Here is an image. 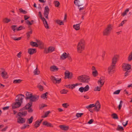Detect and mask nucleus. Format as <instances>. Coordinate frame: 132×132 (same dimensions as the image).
<instances>
[{"mask_svg": "<svg viewBox=\"0 0 132 132\" xmlns=\"http://www.w3.org/2000/svg\"><path fill=\"white\" fill-rule=\"evenodd\" d=\"M29 126V125H27L26 124H24V125L23 126H22L21 127V129L22 130L24 129H25V128H26V127H27Z\"/></svg>", "mask_w": 132, "mask_h": 132, "instance_id": "nucleus-50", "label": "nucleus"}, {"mask_svg": "<svg viewBox=\"0 0 132 132\" xmlns=\"http://www.w3.org/2000/svg\"><path fill=\"white\" fill-rule=\"evenodd\" d=\"M32 102L31 101H30L29 103L27 104L25 106L26 109H27L30 108L32 105Z\"/></svg>", "mask_w": 132, "mask_h": 132, "instance_id": "nucleus-22", "label": "nucleus"}, {"mask_svg": "<svg viewBox=\"0 0 132 132\" xmlns=\"http://www.w3.org/2000/svg\"><path fill=\"white\" fill-rule=\"evenodd\" d=\"M26 22L28 25H31L32 24L29 20H27Z\"/></svg>", "mask_w": 132, "mask_h": 132, "instance_id": "nucleus-52", "label": "nucleus"}, {"mask_svg": "<svg viewBox=\"0 0 132 132\" xmlns=\"http://www.w3.org/2000/svg\"><path fill=\"white\" fill-rule=\"evenodd\" d=\"M27 98H30V101H31L32 102H35L36 101L38 100L39 98V96L38 95H33L30 96L29 97Z\"/></svg>", "mask_w": 132, "mask_h": 132, "instance_id": "nucleus-7", "label": "nucleus"}, {"mask_svg": "<svg viewBox=\"0 0 132 132\" xmlns=\"http://www.w3.org/2000/svg\"><path fill=\"white\" fill-rule=\"evenodd\" d=\"M78 0H75V1H74V4L76 5H77L78 6V7H79L80 6H81V5H82V4H81V3H80V5H78V3L77 2H77L78 1ZM80 1H79V2ZM79 2L80 3V2Z\"/></svg>", "mask_w": 132, "mask_h": 132, "instance_id": "nucleus-46", "label": "nucleus"}, {"mask_svg": "<svg viewBox=\"0 0 132 132\" xmlns=\"http://www.w3.org/2000/svg\"><path fill=\"white\" fill-rule=\"evenodd\" d=\"M37 42L38 43V45H43V43L41 42L40 40H37Z\"/></svg>", "mask_w": 132, "mask_h": 132, "instance_id": "nucleus-53", "label": "nucleus"}, {"mask_svg": "<svg viewBox=\"0 0 132 132\" xmlns=\"http://www.w3.org/2000/svg\"><path fill=\"white\" fill-rule=\"evenodd\" d=\"M24 19L25 20H27L30 18V17L26 15H25L24 16Z\"/></svg>", "mask_w": 132, "mask_h": 132, "instance_id": "nucleus-64", "label": "nucleus"}, {"mask_svg": "<svg viewBox=\"0 0 132 132\" xmlns=\"http://www.w3.org/2000/svg\"><path fill=\"white\" fill-rule=\"evenodd\" d=\"M48 49L50 53H52L54 51L55 48L53 47L50 46L48 47Z\"/></svg>", "mask_w": 132, "mask_h": 132, "instance_id": "nucleus-32", "label": "nucleus"}, {"mask_svg": "<svg viewBox=\"0 0 132 132\" xmlns=\"http://www.w3.org/2000/svg\"><path fill=\"white\" fill-rule=\"evenodd\" d=\"M96 105H95L94 104H90L88 105H87L86 106V108L87 109H89L91 108H93Z\"/></svg>", "mask_w": 132, "mask_h": 132, "instance_id": "nucleus-33", "label": "nucleus"}, {"mask_svg": "<svg viewBox=\"0 0 132 132\" xmlns=\"http://www.w3.org/2000/svg\"><path fill=\"white\" fill-rule=\"evenodd\" d=\"M33 116H32L29 119H28L27 122L28 123H28L29 124H30L33 121Z\"/></svg>", "mask_w": 132, "mask_h": 132, "instance_id": "nucleus-24", "label": "nucleus"}, {"mask_svg": "<svg viewBox=\"0 0 132 132\" xmlns=\"http://www.w3.org/2000/svg\"><path fill=\"white\" fill-rule=\"evenodd\" d=\"M44 25L46 29H49V27L47 23H46V24H45Z\"/></svg>", "mask_w": 132, "mask_h": 132, "instance_id": "nucleus-63", "label": "nucleus"}, {"mask_svg": "<svg viewBox=\"0 0 132 132\" xmlns=\"http://www.w3.org/2000/svg\"><path fill=\"white\" fill-rule=\"evenodd\" d=\"M68 91L65 89H63L60 91V93L62 94H65L67 93Z\"/></svg>", "mask_w": 132, "mask_h": 132, "instance_id": "nucleus-41", "label": "nucleus"}, {"mask_svg": "<svg viewBox=\"0 0 132 132\" xmlns=\"http://www.w3.org/2000/svg\"><path fill=\"white\" fill-rule=\"evenodd\" d=\"M36 52V49L35 48H30L28 50V52L30 55L33 54Z\"/></svg>", "mask_w": 132, "mask_h": 132, "instance_id": "nucleus-11", "label": "nucleus"}, {"mask_svg": "<svg viewBox=\"0 0 132 132\" xmlns=\"http://www.w3.org/2000/svg\"><path fill=\"white\" fill-rule=\"evenodd\" d=\"M30 45L32 46L38 47V44L36 42L32 41L30 42Z\"/></svg>", "mask_w": 132, "mask_h": 132, "instance_id": "nucleus-25", "label": "nucleus"}, {"mask_svg": "<svg viewBox=\"0 0 132 132\" xmlns=\"http://www.w3.org/2000/svg\"><path fill=\"white\" fill-rule=\"evenodd\" d=\"M83 88H84V92H86L89 90V87L88 85H87L85 87H83Z\"/></svg>", "mask_w": 132, "mask_h": 132, "instance_id": "nucleus-36", "label": "nucleus"}, {"mask_svg": "<svg viewBox=\"0 0 132 132\" xmlns=\"http://www.w3.org/2000/svg\"><path fill=\"white\" fill-rule=\"evenodd\" d=\"M122 68L124 71H128L131 68V66L129 64H127L124 66H123L122 67Z\"/></svg>", "mask_w": 132, "mask_h": 132, "instance_id": "nucleus-15", "label": "nucleus"}, {"mask_svg": "<svg viewBox=\"0 0 132 132\" xmlns=\"http://www.w3.org/2000/svg\"><path fill=\"white\" fill-rule=\"evenodd\" d=\"M38 88L40 91H42L43 90V87L41 85H40L38 86Z\"/></svg>", "mask_w": 132, "mask_h": 132, "instance_id": "nucleus-54", "label": "nucleus"}, {"mask_svg": "<svg viewBox=\"0 0 132 132\" xmlns=\"http://www.w3.org/2000/svg\"><path fill=\"white\" fill-rule=\"evenodd\" d=\"M112 118L114 119H118V118L117 115L115 113H114L111 115Z\"/></svg>", "mask_w": 132, "mask_h": 132, "instance_id": "nucleus-31", "label": "nucleus"}, {"mask_svg": "<svg viewBox=\"0 0 132 132\" xmlns=\"http://www.w3.org/2000/svg\"><path fill=\"white\" fill-rule=\"evenodd\" d=\"M16 27V25H13L11 26L12 29L14 31L15 30V28Z\"/></svg>", "mask_w": 132, "mask_h": 132, "instance_id": "nucleus-57", "label": "nucleus"}, {"mask_svg": "<svg viewBox=\"0 0 132 132\" xmlns=\"http://www.w3.org/2000/svg\"><path fill=\"white\" fill-rule=\"evenodd\" d=\"M79 85L78 83H76L75 84H73L71 85V89H73V88L75 87V86H78Z\"/></svg>", "mask_w": 132, "mask_h": 132, "instance_id": "nucleus-45", "label": "nucleus"}, {"mask_svg": "<svg viewBox=\"0 0 132 132\" xmlns=\"http://www.w3.org/2000/svg\"><path fill=\"white\" fill-rule=\"evenodd\" d=\"M92 74L94 77H95L97 76L98 73L96 70H95V71H93Z\"/></svg>", "mask_w": 132, "mask_h": 132, "instance_id": "nucleus-35", "label": "nucleus"}, {"mask_svg": "<svg viewBox=\"0 0 132 132\" xmlns=\"http://www.w3.org/2000/svg\"><path fill=\"white\" fill-rule=\"evenodd\" d=\"M25 27L23 26H20L17 29V31H19L22 29H25Z\"/></svg>", "mask_w": 132, "mask_h": 132, "instance_id": "nucleus-49", "label": "nucleus"}, {"mask_svg": "<svg viewBox=\"0 0 132 132\" xmlns=\"http://www.w3.org/2000/svg\"><path fill=\"white\" fill-rule=\"evenodd\" d=\"M21 37H19L18 38H16L15 37L14 38H12L14 40H20L21 39Z\"/></svg>", "mask_w": 132, "mask_h": 132, "instance_id": "nucleus-59", "label": "nucleus"}, {"mask_svg": "<svg viewBox=\"0 0 132 132\" xmlns=\"http://www.w3.org/2000/svg\"><path fill=\"white\" fill-rule=\"evenodd\" d=\"M84 114L83 113H77L76 114V116L78 118L81 117L82 115Z\"/></svg>", "mask_w": 132, "mask_h": 132, "instance_id": "nucleus-48", "label": "nucleus"}, {"mask_svg": "<svg viewBox=\"0 0 132 132\" xmlns=\"http://www.w3.org/2000/svg\"><path fill=\"white\" fill-rule=\"evenodd\" d=\"M120 91V90H117L114 92L113 94H118L119 93Z\"/></svg>", "mask_w": 132, "mask_h": 132, "instance_id": "nucleus-51", "label": "nucleus"}, {"mask_svg": "<svg viewBox=\"0 0 132 132\" xmlns=\"http://www.w3.org/2000/svg\"><path fill=\"white\" fill-rule=\"evenodd\" d=\"M128 60L129 61H130L132 60V52L130 53V54L129 55L128 57Z\"/></svg>", "mask_w": 132, "mask_h": 132, "instance_id": "nucleus-44", "label": "nucleus"}, {"mask_svg": "<svg viewBox=\"0 0 132 132\" xmlns=\"http://www.w3.org/2000/svg\"><path fill=\"white\" fill-rule=\"evenodd\" d=\"M67 57V55L66 53H63L61 56L60 59L61 60H64Z\"/></svg>", "mask_w": 132, "mask_h": 132, "instance_id": "nucleus-19", "label": "nucleus"}, {"mask_svg": "<svg viewBox=\"0 0 132 132\" xmlns=\"http://www.w3.org/2000/svg\"><path fill=\"white\" fill-rule=\"evenodd\" d=\"M11 20L10 19H8L7 18H5L3 20V21L5 23H8L10 22Z\"/></svg>", "mask_w": 132, "mask_h": 132, "instance_id": "nucleus-40", "label": "nucleus"}, {"mask_svg": "<svg viewBox=\"0 0 132 132\" xmlns=\"http://www.w3.org/2000/svg\"><path fill=\"white\" fill-rule=\"evenodd\" d=\"M126 20H124L123 21L121 22V23L120 24L119 26H122L123 24L125 22H126Z\"/></svg>", "mask_w": 132, "mask_h": 132, "instance_id": "nucleus-61", "label": "nucleus"}, {"mask_svg": "<svg viewBox=\"0 0 132 132\" xmlns=\"http://www.w3.org/2000/svg\"><path fill=\"white\" fill-rule=\"evenodd\" d=\"M27 114V111H22V112H20L18 113V115L20 117L21 116V115L25 116Z\"/></svg>", "mask_w": 132, "mask_h": 132, "instance_id": "nucleus-21", "label": "nucleus"}, {"mask_svg": "<svg viewBox=\"0 0 132 132\" xmlns=\"http://www.w3.org/2000/svg\"><path fill=\"white\" fill-rule=\"evenodd\" d=\"M82 22V21L79 24L73 25V28L77 30H79L80 29V24H81Z\"/></svg>", "mask_w": 132, "mask_h": 132, "instance_id": "nucleus-20", "label": "nucleus"}, {"mask_svg": "<svg viewBox=\"0 0 132 132\" xmlns=\"http://www.w3.org/2000/svg\"><path fill=\"white\" fill-rule=\"evenodd\" d=\"M38 122L37 121H35V124L34 125V127L35 128H37L39 127L40 125H38Z\"/></svg>", "mask_w": 132, "mask_h": 132, "instance_id": "nucleus-38", "label": "nucleus"}, {"mask_svg": "<svg viewBox=\"0 0 132 132\" xmlns=\"http://www.w3.org/2000/svg\"><path fill=\"white\" fill-rule=\"evenodd\" d=\"M22 81V80L20 79L17 80H14L13 81V83L14 84H17L20 83Z\"/></svg>", "mask_w": 132, "mask_h": 132, "instance_id": "nucleus-34", "label": "nucleus"}, {"mask_svg": "<svg viewBox=\"0 0 132 132\" xmlns=\"http://www.w3.org/2000/svg\"><path fill=\"white\" fill-rule=\"evenodd\" d=\"M51 112L50 111H48L46 112L44 114V116H42V118H44L47 117L48 116V115Z\"/></svg>", "mask_w": 132, "mask_h": 132, "instance_id": "nucleus-30", "label": "nucleus"}, {"mask_svg": "<svg viewBox=\"0 0 132 132\" xmlns=\"http://www.w3.org/2000/svg\"><path fill=\"white\" fill-rule=\"evenodd\" d=\"M59 127L62 130L64 131L67 130L69 129L68 126H65L63 125H60L59 126Z\"/></svg>", "mask_w": 132, "mask_h": 132, "instance_id": "nucleus-17", "label": "nucleus"}, {"mask_svg": "<svg viewBox=\"0 0 132 132\" xmlns=\"http://www.w3.org/2000/svg\"><path fill=\"white\" fill-rule=\"evenodd\" d=\"M43 125L45 126L48 127H53V126L51 123L47 122L46 121H44L43 122Z\"/></svg>", "mask_w": 132, "mask_h": 132, "instance_id": "nucleus-14", "label": "nucleus"}, {"mask_svg": "<svg viewBox=\"0 0 132 132\" xmlns=\"http://www.w3.org/2000/svg\"><path fill=\"white\" fill-rule=\"evenodd\" d=\"M116 130L120 131H122L124 129L123 127L118 125Z\"/></svg>", "mask_w": 132, "mask_h": 132, "instance_id": "nucleus-27", "label": "nucleus"}, {"mask_svg": "<svg viewBox=\"0 0 132 132\" xmlns=\"http://www.w3.org/2000/svg\"><path fill=\"white\" fill-rule=\"evenodd\" d=\"M44 52L46 54L48 53H50L49 51L48 50V49H45L44 50Z\"/></svg>", "mask_w": 132, "mask_h": 132, "instance_id": "nucleus-60", "label": "nucleus"}, {"mask_svg": "<svg viewBox=\"0 0 132 132\" xmlns=\"http://www.w3.org/2000/svg\"><path fill=\"white\" fill-rule=\"evenodd\" d=\"M16 97L18 98L15 100V102L13 103L12 105L13 109L18 108L21 106V104L22 103L24 95L20 94L17 95Z\"/></svg>", "mask_w": 132, "mask_h": 132, "instance_id": "nucleus-1", "label": "nucleus"}, {"mask_svg": "<svg viewBox=\"0 0 132 132\" xmlns=\"http://www.w3.org/2000/svg\"><path fill=\"white\" fill-rule=\"evenodd\" d=\"M54 4L55 5V7H59L60 5L59 2L58 1H55L54 2Z\"/></svg>", "mask_w": 132, "mask_h": 132, "instance_id": "nucleus-26", "label": "nucleus"}, {"mask_svg": "<svg viewBox=\"0 0 132 132\" xmlns=\"http://www.w3.org/2000/svg\"><path fill=\"white\" fill-rule=\"evenodd\" d=\"M78 79L80 82L87 83L89 80V78L88 76L84 75L78 76Z\"/></svg>", "mask_w": 132, "mask_h": 132, "instance_id": "nucleus-4", "label": "nucleus"}, {"mask_svg": "<svg viewBox=\"0 0 132 132\" xmlns=\"http://www.w3.org/2000/svg\"><path fill=\"white\" fill-rule=\"evenodd\" d=\"M32 93H31L30 92H26V97L25 98L26 100L27 99H30V98H27L28 97H29L30 96H32Z\"/></svg>", "mask_w": 132, "mask_h": 132, "instance_id": "nucleus-23", "label": "nucleus"}, {"mask_svg": "<svg viewBox=\"0 0 132 132\" xmlns=\"http://www.w3.org/2000/svg\"><path fill=\"white\" fill-rule=\"evenodd\" d=\"M17 122L19 123H23L25 122L26 120L25 118L21 117L18 118Z\"/></svg>", "mask_w": 132, "mask_h": 132, "instance_id": "nucleus-12", "label": "nucleus"}, {"mask_svg": "<svg viewBox=\"0 0 132 132\" xmlns=\"http://www.w3.org/2000/svg\"><path fill=\"white\" fill-rule=\"evenodd\" d=\"M95 105H96L95 107L94 108L93 110L97 112L99 111L101 108V105L98 101H97L96 102Z\"/></svg>", "mask_w": 132, "mask_h": 132, "instance_id": "nucleus-8", "label": "nucleus"}, {"mask_svg": "<svg viewBox=\"0 0 132 132\" xmlns=\"http://www.w3.org/2000/svg\"><path fill=\"white\" fill-rule=\"evenodd\" d=\"M123 102L122 101H120V104L118 106V108L119 110H120L121 108V107L122 106V103Z\"/></svg>", "mask_w": 132, "mask_h": 132, "instance_id": "nucleus-42", "label": "nucleus"}, {"mask_svg": "<svg viewBox=\"0 0 132 132\" xmlns=\"http://www.w3.org/2000/svg\"><path fill=\"white\" fill-rule=\"evenodd\" d=\"M32 31L31 29V31H28L26 33L27 37L28 38L30 36V35L32 34Z\"/></svg>", "mask_w": 132, "mask_h": 132, "instance_id": "nucleus-39", "label": "nucleus"}, {"mask_svg": "<svg viewBox=\"0 0 132 132\" xmlns=\"http://www.w3.org/2000/svg\"><path fill=\"white\" fill-rule=\"evenodd\" d=\"M37 68V67L36 68L35 70L34 71V73L35 75H38L39 74V72H38Z\"/></svg>", "mask_w": 132, "mask_h": 132, "instance_id": "nucleus-55", "label": "nucleus"}, {"mask_svg": "<svg viewBox=\"0 0 132 132\" xmlns=\"http://www.w3.org/2000/svg\"><path fill=\"white\" fill-rule=\"evenodd\" d=\"M117 57L116 56H114L112 59V65L109 67L108 69V73L110 74L111 72H113L114 70V69L115 68V64H116Z\"/></svg>", "mask_w": 132, "mask_h": 132, "instance_id": "nucleus-2", "label": "nucleus"}, {"mask_svg": "<svg viewBox=\"0 0 132 132\" xmlns=\"http://www.w3.org/2000/svg\"><path fill=\"white\" fill-rule=\"evenodd\" d=\"M85 44V41L83 39L79 42L77 46V49L79 52L81 53V51L84 50Z\"/></svg>", "mask_w": 132, "mask_h": 132, "instance_id": "nucleus-3", "label": "nucleus"}, {"mask_svg": "<svg viewBox=\"0 0 132 132\" xmlns=\"http://www.w3.org/2000/svg\"><path fill=\"white\" fill-rule=\"evenodd\" d=\"M129 11V10L128 9H127L122 14V15L123 16H125L127 12H128Z\"/></svg>", "mask_w": 132, "mask_h": 132, "instance_id": "nucleus-43", "label": "nucleus"}, {"mask_svg": "<svg viewBox=\"0 0 132 132\" xmlns=\"http://www.w3.org/2000/svg\"><path fill=\"white\" fill-rule=\"evenodd\" d=\"M51 79L53 82L55 84H60L61 82V79L57 78L56 79L53 76H51Z\"/></svg>", "mask_w": 132, "mask_h": 132, "instance_id": "nucleus-9", "label": "nucleus"}, {"mask_svg": "<svg viewBox=\"0 0 132 132\" xmlns=\"http://www.w3.org/2000/svg\"><path fill=\"white\" fill-rule=\"evenodd\" d=\"M20 12L21 13H23L24 14H26L27 13V11L25 10H23L22 8H20L19 9Z\"/></svg>", "mask_w": 132, "mask_h": 132, "instance_id": "nucleus-37", "label": "nucleus"}, {"mask_svg": "<svg viewBox=\"0 0 132 132\" xmlns=\"http://www.w3.org/2000/svg\"><path fill=\"white\" fill-rule=\"evenodd\" d=\"M50 11V9L47 6H46L44 9V15L45 14H49Z\"/></svg>", "mask_w": 132, "mask_h": 132, "instance_id": "nucleus-18", "label": "nucleus"}, {"mask_svg": "<svg viewBox=\"0 0 132 132\" xmlns=\"http://www.w3.org/2000/svg\"><path fill=\"white\" fill-rule=\"evenodd\" d=\"M65 78L71 79L72 77V74L70 72L66 70L65 72Z\"/></svg>", "mask_w": 132, "mask_h": 132, "instance_id": "nucleus-10", "label": "nucleus"}, {"mask_svg": "<svg viewBox=\"0 0 132 132\" xmlns=\"http://www.w3.org/2000/svg\"><path fill=\"white\" fill-rule=\"evenodd\" d=\"M94 121V120L93 119H91L87 123L88 124H91L92 123L93 121Z\"/></svg>", "mask_w": 132, "mask_h": 132, "instance_id": "nucleus-62", "label": "nucleus"}, {"mask_svg": "<svg viewBox=\"0 0 132 132\" xmlns=\"http://www.w3.org/2000/svg\"><path fill=\"white\" fill-rule=\"evenodd\" d=\"M112 29V25L109 24L108 25L107 28L104 30L103 33L104 36H108L110 33L111 30Z\"/></svg>", "mask_w": 132, "mask_h": 132, "instance_id": "nucleus-6", "label": "nucleus"}, {"mask_svg": "<svg viewBox=\"0 0 132 132\" xmlns=\"http://www.w3.org/2000/svg\"><path fill=\"white\" fill-rule=\"evenodd\" d=\"M62 106L65 108H67L69 105L67 103H65L62 104Z\"/></svg>", "mask_w": 132, "mask_h": 132, "instance_id": "nucleus-47", "label": "nucleus"}, {"mask_svg": "<svg viewBox=\"0 0 132 132\" xmlns=\"http://www.w3.org/2000/svg\"><path fill=\"white\" fill-rule=\"evenodd\" d=\"M48 93L47 92H46L45 93L43 94L41 96V98H42L43 99H45V98H47V94H48Z\"/></svg>", "mask_w": 132, "mask_h": 132, "instance_id": "nucleus-28", "label": "nucleus"}, {"mask_svg": "<svg viewBox=\"0 0 132 132\" xmlns=\"http://www.w3.org/2000/svg\"><path fill=\"white\" fill-rule=\"evenodd\" d=\"M1 75L3 79L7 78L9 77L6 71H2Z\"/></svg>", "mask_w": 132, "mask_h": 132, "instance_id": "nucleus-13", "label": "nucleus"}, {"mask_svg": "<svg viewBox=\"0 0 132 132\" xmlns=\"http://www.w3.org/2000/svg\"><path fill=\"white\" fill-rule=\"evenodd\" d=\"M56 22L58 24L60 25H64V23L62 21L60 20H56Z\"/></svg>", "mask_w": 132, "mask_h": 132, "instance_id": "nucleus-29", "label": "nucleus"}, {"mask_svg": "<svg viewBox=\"0 0 132 132\" xmlns=\"http://www.w3.org/2000/svg\"><path fill=\"white\" fill-rule=\"evenodd\" d=\"M103 77H101L99 80L98 82L97 83L99 85L100 84H101V85L100 86V87L97 86L95 87L94 89V91H100L101 89V87L103 85L104 81L103 79Z\"/></svg>", "mask_w": 132, "mask_h": 132, "instance_id": "nucleus-5", "label": "nucleus"}, {"mask_svg": "<svg viewBox=\"0 0 132 132\" xmlns=\"http://www.w3.org/2000/svg\"><path fill=\"white\" fill-rule=\"evenodd\" d=\"M79 90L81 93L83 92H84V88L83 87H80L79 89Z\"/></svg>", "mask_w": 132, "mask_h": 132, "instance_id": "nucleus-56", "label": "nucleus"}, {"mask_svg": "<svg viewBox=\"0 0 132 132\" xmlns=\"http://www.w3.org/2000/svg\"><path fill=\"white\" fill-rule=\"evenodd\" d=\"M130 72V71H126L125 73V77H126V76H128L129 75V73Z\"/></svg>", "mask_w": 132, "mask_h": 132, "instance_id": "nucleus-58", "label": "nucleus"}, {"mask_svg": "<svg viewBox=\"0 0 132 132\" xmlns=\"http://www.w3.org/2000/svg\"><path fill=\"white\" fill-rule=\"evenodd\" d=\"M50 70L52 72H54L57 71L59 70V68L55 65H53L50 67Z\"/></svg>", "mask_w": 132, "mask_h": 132, "instance_id": "nucleus-16", "label": "nucleus"}]
</instances>
